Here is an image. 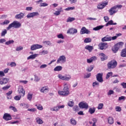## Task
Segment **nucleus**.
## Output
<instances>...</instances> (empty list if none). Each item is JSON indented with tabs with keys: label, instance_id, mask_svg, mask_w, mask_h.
I'll use <instances>...</instances> for the list:
<instances>
[{
	"label": "nucleus",
	"instance_id": "nucleus-53",
	"mask_svg": "<svg viewBox=\"0 0 126 126\" xmlns=\"http://www.w3.org/2000/svg\"><path fill=\"white\" fill-rule=\"evenodd\" d=\"M103 107H104V104L99 103L97 106V109L98 110H102V109H103Z\"/></svg>",
	"mask_w": 126,
	"mask_h": 126
},
{
	"label": "nucleus",
	"instance_id": "nucleus-32",
	"mask_svg": "<svg viewBox=\"0 0 126 126\" xmlns=\"http://www.w3.org/2000/svg\"><path fill=\"white\" fill-rule=\"evenodd\" d=\"M107 120L108 123L110 125H113V124H114V118H113V117H109Z\"/></svg>",
	"mask_w": 126,
	"mask_h": 126
},
{
	"label": "nucleus",
	"instance_id": "nucleus-36",
	"mask_svg": "<svg viewBox=\"0 0 126 126\" xmlns=\"http://www.w3.org/2000/svg\"><path fill=\"white\" fill-rule=\"evenodd\" d=\"M119 49L120 48H119V47L117 46V45H116V44H115V46H114V47L112 48V51L114 53H117V52H118V51L119 50Z\"/></svg>",
	"mask_w": 126,
	"mask_h": 126
},
{
	"label": "nucleus",
	"instance_id": "nucleus-8",
	"mask_svg": "<svg viewBox=\"0 0 126 126\" xmlns=\"http://www.w3.org/2000/svg\"><path fill=\"white\" fill-rule=\"evenodd\" d=\"M98 46L100 50H106L108 48V44L107 43L101 42L98 45Z\"/></svg>",
	"mask_w": 126,
	"mask_h": 126
},
{
	"label": "nucleus",
	"instance_id": "nucleus-3",
	"mask_svg": "<svg viewBox=\"0 0 126 126\" xmlns=\"http://www.w3.org/2000/svg\"><path fill=\"white\" fill-rule=\"evenodd\" d=\"M118 64L117 61L115 60H112L109 62L107 64V67L109 69H112L113 68H115Z\"/></svg>",
	"mask_w": 126,
	"mask_h": 126
},
{
	"label": "nucleus",
	"instance_id": "nucleus-14",
	"mask_svg": "<svg viewBox=\"0 0 126 126\" xmlns=\"http://www.w3.org/2000/svg\"><path fill=\"white\" fill-rule=\"evenodd\" d=\"M58 94L60 96H68V95H69V93L63 90V91H59Z\"/></svg>",
	"mask_w": 126,
	"mask_h": 126
},
{
	"label": "nucleus",
	"instance_id": "nucleus-15",
	"mask_svg": "<svg viewBox=\"0 0 126 126\" xmlns=\"http://www.w3.org/2000/svg\"><path fill=\"white\" fill-rule=\"evenodd\" d=\"M117 11H118V9L115 6L111 8V9L109 10V12L110 14V15H113V14H114V13H117Z\"/></svg>",
	"mask_w": 126,
	"mask_h": 126
},
{
	"label": "nucleus",
	"instance_id": "nucleus-48",
	"mask_svg": "<svg viewBox=\"0 0 126 126\" xmlns=\"http://www.w3.org/2000/svg\"><path fill=\"white\" fill-rule=\"evenodd\" d=\"M21 107H23V108H24L25 109H27L29 107V105L25 103H21L20 104Z\"/></svg>",
	"mask_w": 126,
	"mask_h": 126
},
{
	"label": "nucleus",
	"instance_id": "nucleus-64",
	"mask_svg": "<svg viewBox=\"0 0 126 126\" xmlns=\"http://www.w3.org/2000/svg\"><path fill=\"white\" fill-rule=\"evenodd\" d=\"M121 86H122L123 88H124V89H126V83L123 82L121 83Z\"/></svg>",
	"mask_w": 126,
	"mask_h": 126
},
{
	"label": "nucleus",
	"instance_id": "nucleus-41",
	"mask_svg": "<svg viewBox=\"0 0 126 126\" xmlns=\"http://www.w3.org/2000/svg\"><path fill=\"white\" fill-rule=\"evenodd\" d=\"M75 9V7L72 6V7H68L67 8L64 9V10L65 11H69V10H74Z\"/></svg>",
	"mask_w": 126,
	"mask_h": 126
},
{
	"label": "nucleus",
	"instance_id": "nucleus-9",
	"mask_svg": "<svg viewBox=\"0 0 126 126\" xmlns=\"http://www.w3.org/2000/svg\"><path fill=\"white\" fill-rule=\"evenodd\" d=\"M79 107L80 109H87L89 106L87 103L82 101L79 103Z\"/></svg>",
	"mask_w": 126,
	"mask_h": 126
},
{
	"label": "nucleus",
	"instance_id": "nucleus-49",
	"mask_svg": "<svg viewBox=\"0 0 126 126\" xmlns=\"http://www.w3.org/2000/svg\"><path fill=\"white\" fill-rule=\"evenodd\" d=\"M68 106L70 107H73V105H74V102L73 101H69L67 103Z\"/></svg>",
	"mask_w": 126,
	"mask_h": 126
},
{
	"label": "nucleus",
	"instance_id": "nucleus-20",
	"mask_svg": "<svg viewBox=\"0 0 126 126\" xmlns=\"http://www.w3.org/2000/svg\"><path fill=\"white\" fill-rule=\"evenodd\" d=\"M39 91L41 93H46V92H49V87L48 86H44L40 89Z\"/></svg>",
	"mask_w": 126,
	"mask_h": 126
},
{
	"label": "nucleus",
	"instance_id": "nucleus-23",
	"mask_svg": "<svg viewBox=\"0 0 126 126\" xmlns=\"http://www.w3.org/2000/svg\"><path fill=\"white\" fill-rule=\"evenodd\" d=\"M27 98L29 101H32V98H33V93H32V92H29L27 95Z\"/></svg>",
	"mask_w": 126,
	"mask_h": 126
},
{
	"label": "nucleus",
	"instance_id": "nucleus-63",
	"mask_svg": "<svg viewBox=\"0 0 126 126\" xmlns=\"http://www.w3.org/2000/svg\"><path fill=\"white\" fill-rule=\"evenodd\" d=\"M96 86H99V83L98 82H93V87H96Z\"/></svg>",
	"mask_w": 126,
	"mask_h": 126
},
{
	"label": "nucleus",
	"instance_id": "nucleus-39",
	"mask_svg": "<svg viewBox=\"0 0 126 126\" xmlns=\"http://www.w3.org/2000/svg\"><path fill=\"white\" fill-rule=\"evenodd\" d=\"M110 77H113L112 72H109L107 73V74H106V79H109V78H110Z\"/></svg>",
	"mask_w": 126,
	"mask_h": 126
},
{
	"label": "nucleus",
	"instance_id": "nucleus-17",
	"mask_svg": "<svg viewBox=\"0 0 126 126\" xmlns=\"http://www.w3.org/2000/svg\"><path fill=\"white\" fill-rule=\"evenodd\" d=\"M25 14L22 12H20L19 14H16L15 16V18L16 19H22V18H24V16Z\"/></svg>",
	"mask_w": 126,
	"mask_h": 126
},
{
	"label": "nucleus",
	"instance_id": "nucleus-24",
	"mask_svg": "<svg viewBox=\"0 0 126 126\" xmlns=\"http://www.w3.org/2000/svg\"><path fill=\"white\" fill-rule=\"evenodd\" d=\"M37 56H39V54H35L31 55L27 58V60H34V59H36V58H37Z\"/></svg>",
	"mask_w": 126,
	"mask_h": 126
},
{
	"label": "nucleus",
	"instance_id": "nucleus-1",
	"mask_svg": "<svg viewBox=\"0 0 126 126\" xmlns=\"http://www.w3.org/2000/svg\"><path fill=\"white\" fill-rule=\"evenodd\" d=\"M21 27V23L17 21H14L7 27V30H9L11 28H20Z\"/></svg>",
	"mask_w": 126,
	"mask_h": 126
},
{
	"label": "nucleus",
	"instance_id": "nucleus-47",
	"mask_svg": "<svg viewBox=\"0 0 126 126\" xmlns=\"http://www.w3.org/2000/svg\"><path fill=\"white\" fill-rule=\"evenodd\" d=\"M93 68H94V65H91L89 67H88L87 69V71H88L89 72H90L91 71H92L93 70Z\"/></svg>",
	"mask_w": 126,
	"mask_h": 126
},
{
	"label": "nucleus",
	"instance_id": "nucleus-50",
	"mask_svg": "<svg viewBox=\"0 0 126 126\" xmlns=\"http://www.w3.org/2000/svg\"><path fill=\"white\" fill-rule=\"evenodd\" d=\"M40 80L41 78L37 75H34V81H35V82H38Z\"/></svg>",
	"mask_w": 126,
	"mask_h": 126
},
{
	"label": "nucleus",
	"instance_id": "nucleus-31",
	"mask_svg": "<svg viewBox=\"0 0 126 126\" xmlns=\"http://www.w3.org/2000/svg\"><path fill=\"white\" fill-rule=\"evenodd\" d=\"M7 65L11 66V67H15L16 66V63L15 62L8 63Z\"/></svg>",
	"mask_w": 126,
	"mask_h": 126
},
{
	"label": "nucleus",
	"instance_id": "nucleus-22",
	"mask_svg": "<svg viewBox=\"0 0 126 126\" xmlns=\"http://www.w3.org/2000/svg\"><path fill=\"white\" fill-rule=\"evenodd\" d=\"M99 56L102 61H106V60L108 59V57L103 53H100Z\"/></svg>",
	"mask_w": 126,
	"mask_h": 126
},
{
	"label": "nucleus",
	"instance_id": "nucleus-30",
	"mask_svg": "<svg viewBox=\"0 0 126 126\" xmlns=\"http://www.w3.org/2000/svg\"><path fill=\"white\" fill-rule=\"evenodd\" d=\"M65 81H69L71 79V76L70 74H65Z\"/></svg>",
	"mask_w": 126,
	"mask_h": 126
},
{
	"label": "nucleus",
	"instance_id": "nucleus-45",
	"mask_svg": "<svg viewBox=\"0 0 126 126\" xmlns=\"http://www.w3.org/2000/svg\"><path fill=\"white\" fill-rule=\"evenodd\" d=\"M75 20V18L74 17H68L67 19V22H72V21H74Z\"/></svg>",
	"mask_w": 126,
	"mask_h": 126
},
{
	"label": "nucleus",
	"instance_id": "nucleus-27",
	"mask_svg": "<svg viewBox=\"0 0 126 126\" xmlns=\"http://www.w3.org/2000/svg\"><path fill=\"white\" fill-rule=\"evenodd\" d=\"M121 56L122 57V58H126V48H125L122 50Z\"/></svg>",
	"mask_w": 126,
	"mask_h": 126
},
{
	"label": "nucleus",
	"instance_id": "nucleus-44",
	"mask_svg": "<svg viewBox=\"0 0 126 126\" xmlns=\"http://www.w3.org/2000/svg\"><path fill=\"white\" fill-rule=\"evenodd\" d=\"M58 78H59V79H61V80H64L65 81V76L64 75H63L61 74H59L58 75Z\"/></svg>",
	"mask_w": 126,
	"mask_h": 126
},
{
	"label": "nucleus",
	"instance_id": "nucleus-25",
	"mask_svg": "<svg viewBox=\"0 0 126 126\" xmlns=\"http://www.w3.org/2000/svg\"><path fill=\"white\" fill-rule=\"evenodd\" d=\"M62 8H61L60 9L56 8L58 11H55V12L53 13L54 15H56V16H58V15H60V14H61V12H62Z\"/></svg>",
	"mask_w": 126,
	"mask_h": 126
},
{
	"label": "nucleus",
	"instance_id": "nucleus-51",
	"mask_svg": "<svg viewBox=\"0 0 126 126\" xmlns=\"http://www.w3.org/2000/svg\"><path fill=\"white\" fill-rule=\"evenodd\" d=\"M57 38H58V39H62V40H63V39H64V36H63V33H60L57 35Z\"/></svg>",
	"mask_w": 126,
	"mask_h": 126
},
{
	"label": "nucleus",
	"instance_id": "nucleus-28",
	"mask_svg": "<svg viewBox=\"0 0 126 126\" xmlns=\"http://www.w3.org/2000/svg\"><path fill=\"white\" fill-rule=\"evenodd\" d=\"M85 49L86 50H87L88 51H89V52H90H90H92V50H93L94 48H93V46H92L90 45H87L85 47Z\"/></svg>",
	"mask_w": 126,
	"mask_h": 126
},
{
	"label": "nucleus",
	"instance_id": "nucleus-46",
	"mask_svg": "<svg viewBox=\"0 0 126 126\" xmlns=\"http://www.w3.org/2000/svg\"><path fill=\"white\" fill-rule=\"evenodd\" d=\"M51 111H54V112H58L59 110L58 106H55L53 107L52 108H51Z\"/></svg>",
	"mask_w": 126,
	"mask_h": 126
},
{
	"label": "nucleus",
	"instance_id": "nucleus-12",
	"mask_svg": "<svg viewBox=\"0 0 126 126\" xmlns=\"http://www.w3.org/2000/svg\"><path fill=\"white\" fill-rule=\"evenodd\" d=\"M106 5H108V2H103L98 3L97 8H98V9H103V8H104V7L106 6Z\"/></svg>",
	"mask_w": 126,
	"mask_h": 126
},
{
	"label": "nucleus",
	"instance_id": "nucleus-54",
	"mask_svg": "<svg viewBox=\"0 0 126 126\" xmlns=\"http://www.w3.org/2000/svg\"><path fill=\"white\" fill-rule=\"evenodd\" d=\"M14 99L16 101H19L21 99V95H16L14 96Z\"/></svg>",
	"mask_w": 126,
	"mask_h": 126
},
{
	"label": "nucleus",
	"instance_id": "nucleus-62",
	"mask_svg": "<svg viewBox=\"0 0 126 126\" xmlns=\"http://www.w3.org/2000/svg\"><path fill=\"white\" fill-rule=\"evenodd\" d=\"M9 109H10V110H12V111L14 112H17V109H16V108H15V107L11 106L9 107Z\"/></svg>",
	"mask_w": 126,
	"mask_h": 126
},
{
	"label": "nucleus",
	"instance_id": "nucleus-6",
	"mask_svg": "<svg viewBox=\"0 0 126 126\" xmlns=\"http://www.w3.org/2000/svg\"><path fill=\"white\" fill-rule=\"evenodd\" d=\"M9 82V78L2 77L0 78V85H3L4 84H7Z\"/></svg>",
	"mask_w": 126,
	"mask_h": 126
},
{
	"label": "nucleus",
	"instance_id": "nucleus-59",
	"mask_svg": "<svg viewBox=\"0 0 126 126\" xmlns=\"http://www.w3.org/2000/svg\"><path fill=\"white\" fill-rule=\"evenodd\" d=\"M114 94V91L112 90H110L107 93L108 96H110L111 95H113Z\"/></svg>",
	"mask_w": 126,
	"mask_h": 126
},
{
	"label": "nucleus",
	"instance_id": "nucleus-7",
	"mask_svg": "<svg viewBox=\"0 0 126 126\" xmlns=\"http://www.w3.org/2000/svg\"><path fill=\"white\" fill-rule=\"evenodd\" d=\"M39 16V12H33L32 13H29L27 15V18H33V17H35V16Z\"/></svg>",
	"mask_w": 126,
	"mask_h": 126
},
{
	"label": "nucleus",
	"instance_id": "nucleus-35",
	"mask_svg": "<svg viewBox=\"0 0 126 126\" xmlns=\"http://www.w3.org/2000/svg\"><path fill=\"white\" fill-rule=\"evenodd\" d=\"M108 25H117V23H114L113 20H110L106 24V26H108Z\"/></svg>",
	"mask_w": 126,
	"mask_h": 126
},
{
	"label": "nucleus",
	"instance_id": "nucleus-13",
	"mask_svg": "<svg viewBox=\"0 0 126 126\" xmlns=\"http://www.w3.org/2000/svg\"><path fill=\"white\" fill-rule=\"evenodd\" d=\"M63 90L64 91H67L68 93H69V84L68 83L65 82L63 84Z\"/></svg>",
	"mask_w": 126,
	"mask_h": 126
},
{
	"label": "nucleus",
	"instance_id": "nucleus-29",
	"mask_svg": "<svg viewBox=\"0 0 126 126\" xmlns=\"http://www.w3.org/2000/svg\"><path fill=\"white\" fill-rule=\"evenodd\" d=\"M95 111H96V108H95L94 107H91L89 109V113H90L91 115H92L94 114V113H95Z\"/></svg>",
	"mask_w": 126,
	"mask_h": 126
},
{
	"label": "nucleus",
	"instance_id": "nucleus-42",
	"mask_svg": "<svg viewBox=\"0 0 126 126\" xmlns=\"http://www.w3.org/2000/svg\"><path fill=\"white\" fill-rule=\"evenodd\" d=\"M70 124L71 125H73V126H75L77 124L76 120L75 119L72 118L70 119Z\"/></svg>",
	"mask_w": 126,
	"mask_h": 126
},
{
	"label": "nucleus",
	"instance_id": "nucleus-56",
	"mask_svg": "<svg viewBox=\"0 0 126 126\" xmlns=\"http://www.w3.org/2000/svg\"><path fill=\"white\" fill-rule=\"evenodd\" d=\"M116 45H117L118 48H121V47H122V46H123L124 45V42H120L117 43Z\"/></svg>",
	"mask_w": 126,
	"mask_h": 126
},
{
	"label": "nucleus",
	"instance_id": "nucleus-5",
	"mask_svg": "<svg viewBox=\"0 0 126 126\" xmlns=\"http://www.w3.org/2000/svg\"><path fill=\"white\" fill-rule=\"evenodd\" d=\"M41 48H43V46L38 44H33L31 46V51H36V50H38V49H41Z\"/></svg>",
	"mask_w": 126,
	"mask_h": 126
},
{
	"label": "nucleus",
	"instance_id": "nucleus-60",
	"mask_svg": "<svg viewBox=\"0 0 126 126\" xmlns=\"http://www.w3.org/2000/svg\"><path fill=\"white\" fill-rule=\"evenodd\" d=\"M93 126H96V123H97V119L96 118L93 119Z\"/></svg>",
	"mask_w": 126,
	"mask_h": 126
},
{
	"label": "nucleus",
	"instance_id": "nucleus-26",
	"mask_svg": "<svg viewBox=\"0 0 126 126\" xmlns=\"http://www.w3.org/2000/svg\"><path fill=\"white\" fill-rule=\"evenodd\" d=\"M35 121L38 125H42V124H44V121L39 117L36 118L35 119Z\"/></svg>",
	"mask_w": 126,
	"mask_h": 126
},
{
	"label": "nucleus",
	"instance_id": "nucleus-33",
	"mask_svg": "<svg viewBox=\"0 0 126 126\" xmlns=\"http://www.w3.org/2000/svg\"><path fill=\"white\" fill-rule=\"evenodd\" d=\"M63 69V67L62 66H57L54 68V71H61Z\"/></svg>",
	"mask_w": 126,
	"mask_h": 126
},
{
	"label": "nucleus",
	"instance_id": "nucleus-16",
	"mask_svg": "<svg viewBox=\"0 0 126 126\" xmlns=\"http://www.w3.org/2000/svg\"><path fill=\"white\" fill-rule=\"evenodd\" d=\"M96 79L98 82H100L102 83L103 82V74L102 73H98L96 75Z\"/></svg>",
	"mask_w": 126,
	"mask_h": 126
},
{
	"label": "nucleus",
	"instance_id": "nucleus-61",
	"mask_svg": "<svg viewBox=\"0 0 126 126\" xmlns=\"http://www.w3.org/2000/svg\"><path fill=\"white\" fill-rule=\"evenodd\" d=\"M22 50H23V47L22 46L17 47L16 49V51H17V52L19 51H22Z\"/></svg>",
	"mask_w": 126,
	"mask_h": 126
},
{
	"label": "nucleus",
	"instance_id": "nucleus-2",
	"mask_svg": "<svg viewBox=\"0 0 126 126\" xmlns=\"http://www.w3.org/2000/svg\"><path fill=\"white\" fill-rule=\"evenodd\" d=\"M118 38V36H110L109 35H106L104 37L101 38L102 42H107L109 41H112V40H116Z\"/></svg>",
	"mask_w": 126,
	"mask_h": 126
},
{
	"label": "nucleus",
	"instance_id": "nucleus-4",
	"mask_svg": "<svg viewBox=\"0 0 126 126\" xmlns=\"http://www.w3.org/2000/svg\"><path fill=\"white\" fill-rule=\"evenodd\" d=\"M66 62V58L64 55H62L58 59L57 63H64Z\"/></svg>",
	"mask_w": 126,
	"mask_h": 126
},
{
	"label": "nucleus",
	"instance_id": "nucleus-58",
	"mask_svg": "<svg viewBox=\"0 0 126 126\" xmlns=\"http://www.w3.org/2000/svg\"><path fill=\"white\" fill-rule=\"evenodd\" d=\"M49 4L46 2L41 3L40 4L39 6L40 7H45V6H48Z\"/></svg>",
	"mask_w": 126,
	"mask_h": 126
},
{
	"label": "nucleus",
	"instance_id": "nucleus-37",
	"mask_svg": "<svg viewBox=\"0 0 126 126\" xmlns=\"http://www.w3.org/2000/svg\"><path fill=\"white\" fill-rule=\"evenodd\" d=\"M10 22L9 20H5L3 22L0 23V24L1 25H7V24H9Z\"/></svg>",
	"mask_w": 126,
	"mask_h": 126
},
{
	"label": "nucleus",
	"instance_id": "nucleus-21",
	"mask_svg": "<svg viewBox=\"0 0 126 126\" xmlns=\"http://www.w3.org/2000/svg\"><path fill=\"white\" fill-rule=\"evenodd\" d=\"M95 61H97V57L96 56H93L90 59H88L87 60V63H93Z\"/></svg>",
	"mask_w": 126,
	"mask_h": 126
},
{
	"label": "nucleus",
	"instance_id": "nucleus-43",
	"mask_svg": "<svg viewBox=\"0 0 126 126\" xmlns=\"http://www.w3.org/2000/svg\"><path fill=\"white\" fill-rule=\"evenodd\" d=\"M43 43L45 46H51L52 45V43H51V41H43Z\"/></svg>",
	"mask_w": 126,
	"mask_h": 126
},
{
	"label": "nucleus",
	"instance_id": "nucleus-34",
	"mask_svg": "<svg viewBox=\"0 0 126 126\" xmlns=\"http://www.w3.org/2000/svg\"><path fill=\"white\" fill-rule=\"evenodd\" d=\"M103 27H104V26H98L95 28H94L93 30L94 31H98V30L102 29Z\"/></svg>",
	"mask_w": 126,
	"mask_h": 126
},
{
	"label": "nucleus",
	"instance_id": "nucleus-52",
	"mask_svg": "<svg viewBox=\"0 0 126 126\" xmlns=\"http://www.w3.org/2000/svg\"><path fill=\"white\" fill-rule=\"evenodd\" d=\"M37 109H38V110H39V111H42L43 110V106H42V105L39 104V105H35Z\"/></svg>",
	"mask_w": 126,
	"mask_h": 126
},
{
	"label": "nucleus",
	"instance_id": "nucleus-19",
	"mask_svg": "<svg viewBox=\"0 0 126 126\" xmlns=\"http://www.w3.org/2000/svg\"><path fill=\"white\" fill-rule=\"evenodd\" d=\"M18 91L19 94H20V93H22V94H23V96L25 95V90H24L23 86H19Z\"/></svg>",
	"mask_w": 126,
	"mask_h": 126
},
{
	"label": "nucleus",
	"instance_id": "nucleus-57",
	"mask_svg": "<svg viewBox=\"0 0 126 126\" xmlns=\"http://www.w3.org/2000/svg\"><path fill=\"white\" fill-rule=\"evenodd\" d=\"M10 88V85H7L2 88V90L5 91V90H7V89H9Z\"/></svg>",
	"mask_w": 126,
	"mask_h": 126
},
{
	"label": "nucleus",
	"instance_id": "nucleus-55",
	"mask_svg": "<svg viewBox=\"0 0 126 126\" xmlns=\"http://www.w3.org/2000/svg\"><path fill=\"white\" fill-rule=\"evenodd\" d=\"M115 110L116 112H121L122 111V107L121 106H116Z\"/></svg>",
	"mask_w": 126,
	"mask_h": 126
},
{
	"label": "nucleus",
	"instance_id": "nucleus-40",
	"mask_svg": "<svg viewBox=\"0 0 126 126\" xmlns=\"http://www.w3.org/2000/svg\"><path fill=\"white\" fill-rule=\"evenodd\" d=\"M92 39L90 37H87L84 40V43H91Z\"/></svg>",
	"mask_w": 126,
	"mask_h": 126
},
{
	"label": "nucleus",
	"instance_id": "nucleus-11",
	"mask_svg": "<svg viewBox=\"0 0 126 126\" xmlns=\"http://www.w3.org/2000/svg\"><path fill=\"white\" fill-rule=\"evenodd\" d=\"M80 34L81 35H83V34H90V31L85 27H83L81 29Z\"/></svg>",
	"mask_w": 126,
	"mask_h": 126
},
{
	"label": "nucleus",
	"instance_id": "nucleus-18",
	"mask_svg": "<svg viewBox=\"0 0 126 126\" xmlns=\"http://www.w3.org/2000/svg\"><path fill=\"white\" fill-rule=\"evenodd\" d=\"M3 119L5 120V121H10L12 118L10 114L8 113H5L3 116Z\"/></svg>",
	"mask_w": 126,
	"mask_h": 126
},
{
	"label": "nucleus",
	"instance_id": "nucleus-10",
	"mask_svg": "<svg viewBox=\"0 0 126 126\" xmlns=\"http://www.w3.org/2000/svg\"><path fill=\"white\" fill-rule=\"evenodd\" d=\"M77 33V29L74 28H71L67 31V34H71V35H74Z\"/></svg>",
	"mask_w": 126,
	"mask_h": 126
},
{
	"label": "nucleus",
	"instance_id": "nucleus-38",
	"mask_svg": "<svg viewBox=\"0 0 126 126\" xmlns=\"http://www.w3.org/2000/svg\"><path fill=\"white\" fill-rule=\"evenodd\" d=\"M14 43V40H10L5 42V45L7 46H9V45H11V44H13Z\"/></svg>",
	"mask_w": 126,
	"mask_h": 126
}]
</instances>
